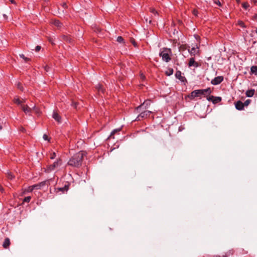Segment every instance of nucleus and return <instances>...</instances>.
Returning a JSON list of instances; mask_svg holds the SVG:
<instances>
[{
	"label": "nucleus",
	"instance_id": "nucleus-53",
	"mask_svg": "<svg viewBox=\"0 0 257 257\" xmlns=\"http://www.w3.org/2000/svg\"><path fill=\"white\" fill-rule=\"evenodd\" d=\"M3 190H4V188L2 186H0V191L3 192Z\"/></svg>",
	"mask_w": 257,
	"mask_h": 257
},
{
	"label": "nucleus",
	"instance_id": "nucleus-20",
	"mask_svg": "<svg viewBox=\"0 0 257 257\" xmlns=\"http://www.w3.org/2000/svg\"><path fill=\"white\" fill-rule=\"evenodd\" d=\"M254 89H249L246 91L245 94L247 97H252L254 95Z\"/></svg>",
	"mask_w": 257,
	"mask_h": 257
},
{
	"label": "nucleus",
	"instance_id": "nucleus-19",
	"mask_svg": "<svg viewBox=\"0 0 257 257\" xmlns=\"http://www.w3.org/2000/svg\"><path fill=\"white\" fill-rule=\"evenodd\" d=\"M14 102L18 105H23L22 103L25 102V99L20 100L19 98H16L14 99Z\"/></svg>",
	"mask_w": 257,
	"mask_h": 257
},
{
	"label": "nucleus",
	"instance_id": "nucleus-25",
	"mask_svg": "<svg viewBox=\"0 0 257 257\" xmlns=\"http://www.w3.org/2000/svg\"><path fill=\"white\" fill-rule=\"evenodd\" d=\"M20 57L23 59L26 62H27L30 60V58L25 57L23 54H20Z\"/></svg>",
	"mask_w": 257,
	"mask_h": 257
},
{
	"label": "nucleus",
	"instance_id": "nucleus-18",
	"mask_svg": "<svg viewBox=\"0 0 257 257\" xmlns=\"http://www.w3.org/2000/svg\"><path fill=\"white\" fill-rule=\"evenodd\" d=\"M11 244L10 240L9 238H6L5 239V240L3 244V246L4 248H8Z\"/></svg>",
	"mask_w": 257,
	"mask_h": 257
},
{
	"label": "nucleus",
	"instance_id": "nucleus-58",
	"mask_svg": "<svg viewBox=\"0 0 257 257\" xmlns=\"http://www.w3.org/2000/svg\"><path fill=\"white\" fill-rule=\"evenodd\" d=\"M255 43H256V41H254L253 43L255 44Z\"/></svg>",
	"mask_w": 257,
	"mask_h": 257
},
{
	"label": "nucleus",
	"instance_id": "nucleus-31",
	"mask_svg": "<svg viewBox=\"0 0 257 257\" xmlns=\"http://www.w3.org/2000/svg\"><path fill=\"white\" fill-rule=\"evenodd\" d=\"M31 197L30 196H27V197H26L24 200H23V202H29L31 200Z\"/></svg>",
	"mask_w": 257,
	"mask_h": 257
},
{
	"label": "nucleus",
	"instance_id": "nucleus-21",
	"mask_svg": "<svg viewBox=\"0 0 257 257\" xmlns=\"http://www.w3.org/2000/svg\"><path fill=\"white\" fill-rule=\"evenodd\" d=\"M221 97H219V96H217V97H216V96H214V98H213V100H212V103L213 104H216L217 103H219V102H220L221 101Z\"/></svg>",
	"mask_w": 257,
	"mask_h": 257
},
{
	"label": "nucleus",
	"instance_id": "nucleus-42",
	"mask_svg": "<svg viewBox=\"0 0 257 257\" xmlns=\"http://www.w3.org/2000/svg\"><path fill=\"white\" fill-rule=\"evenodd\" d=\"M44 69L46 72H48L50 69V67L48 65H46L44 67Z\"/></svg>",
	"mask_w": 257,
	"mask_h": 257
},
{
	"label": "nucleus",
	"instance_id": "nucleus-24",
	"mask_svg": "<svg viewBox=\"0 0 257 257\" xmlns=\"http://www.w3.org/2000/svg\"><path fill=\"white\" fill-rule=\"evenodd\" d=\"M174 70L173 68H169L166 71L165 74L167 76H170L173 74Z\"/></svg>",
	"mask_w": 257,
	"mask_h": 257
},
{
	"label": "nucleus",
	"instance_id": "nucleus-10",
	"mask_svg": "<svg viewBox=\"0 0 257 257\" xmlns=\"http://www.w3.org/2000/svg\"><path fill=\"white\" fill-rule=\"evenodd\" d=\"M189 53L191 56H195L196 55H199V47L198 46L193 47L190 50H189Z\"/></svg>",
	"mask_w": 257,
	"mask_h": 257
},
{
	"label": "nucleus",
	"instance_id": "nucleus-52",
	"mask_svg": "<svg viewBox=\"0 0 257 257\" xmlns=\"http://www.w3.org/2000/svg\"><path fill=\"white\" fill-rule=\"evenodd\" d=\"M10 2L12 3V4H15V0H10Z\"/></svg>",
	"mask_w": 257,
	"mask_h": 257
},
{
	"label": "nucleus",
	"instance_id": "nucleus-27",
	"mask_svg": "<svg viewBox=\"0 0 257 257\" xmlns=\"http://www.w3.org/2000/svg\"><path fill=\"white\" fill-rule=\"evenodd\" d=\"M233 253H234V250L231 249V250H228L224 254H227V257H228L229 255H233Z\"/></svg>",
	"mask_w": 257,
	"mask_h": 257
},
{
	"label": "nucleus",
	"instance_id": "nucleus-3",
	"mask_svg": "<svg viewBox=\"0 0 257 257\" xmlns=\"http://www.w3.org/2000/svg\"><path fill=\"white\" fill-rule=\"evenodd\" d=\"M171 51L170 49L164 48L159 53V56L162 58L163 61L168 62L171 60Z\"/></svg>",
	"mask_w": 257,
	"mask_h": 257
},
{
	"label": "nucleus",
	"instance_id": "nucleus-29",
	"mask_svg": "<svg viewBox=\"0 0 257 257\" xmlns=\"http://www.w3.org/2000/svg\"><path fill=\"white\" fill-rule=\"evenodd\" d=\"M48 40L49 42L51 43L52 45H54L55 44L54 42V39L52 37H48Z\"/></svg>",
	"mask_w": 257,
	"mask_h": 257
},
{
	"label": "nucleus",
	"instance_id": "nucleus-54",
	"mask_svg": "<svg viewBox=\"0 0 257 257\" xmlns=\"http://www.w3.org/2000/svg\"><path fill=\"white\" fill-rule=\"evenodd\" d=\"M141 78L143 79H144L145 78V76L143 75V74H142L141 75Z\"/></svg>",
	"mask_w": 257,
	"mask_h": 257
},
{
	"label": "nucleus",
	"instance_id": "nucleus-28",
	"mask_svg": "<svg viewBox=\"0 0 257 257\" xmlns=\"http://www.w3.org/2000/svg\"><path fill=\"white\" fill-rule=\"evenodd\" d=\"M242 7L246 10L249 7V5L247 3H243L242 4Z\"/></svg>",
	"mask_w": 257,
	"mask_h": 257
},
{
	"label": "nucleus",
	"instance_id": "nucleus-46",
	"mask_svg": "<svg viewBox=\"0 0 257 257\" xmlns=\"http://www.w3.org/2000/svg\"><path fill=\"white\" fill-rule=\"evenodd\" d=\"M132 44H133V45L134 46H137V43L135 42V41L134 40H133L132 41Z\"/></svg>",
	"mask_w": 257,
	"mask_h": 257
},
{
	"label": "nucleus",
	"instance_id": "nucleus-1",
	"mask_svg": "<svg viewBox=\"0 0 257 257\" xmlns=\"http://www.w3.org/2000/svg\"><path fill=\"white\" fill-rule=\"evenodd\" d=\"M86 153L84 151H80L74 154L68 161L67 165L72 167L79 168L82 163V160Z\"/></svg>",
	"mask_w": 257,
	"mask_h": 257
},
{
	"label": "nucleus",
	"instance_id": "nucleus-57",
	"mask_svg": "<svg viewBox=\"0 0 257 257\" xmlns=\"http://www.w3.org/2000/svg\"><path fill=\"white\" fill-rule=\"evenodd\" d=\"M255 33L257 34V28L255 30Z\"/></svg>",
	"mask_w": 257,
	"mask_h": 257
},
{
	"label": "nucleus",
	"instance_id": "nucleus-39",
	"mask_svg": "<svg viewBox=\"0 0 257 257\" xmlns=\"http://www.w3.org/2000/svg\"><path fill=\"white\" fill-rule=\"evenodd\" d=\"M41 47L40 46H37L35 48V51L39 52L41 50Z\"/></svg>",
	"mask_w": 257,
	"mask_h": 257
},
{
	"label": "nucleus",
	"instance_id": "nucleus-23",
	"mask_svg": "<svg viewBox=\"0 0 257 257\" xmlns=\"http://www.w3.org/2000/svg\"><path fill=\"white\" fill-rule=\"evenodd\" d=\"M250 72L252 74H257V66H252L250 68Z\"/></svg>",
	"mask_w": 257,
	"mask_h": 257
},
{
	"label": "nucleus",
	"instance_id": "nucleus-30",
	"mask_svg": "<svg viewBox=\"0 0 257 257\" xmlns=\"http://www.w3.org/2000/svg\"><path fill=\"white\" fill-rule=\"evenodd\" d=\"M35 189L34 188V185H32V186H29L27 189V192H32L33 190H34Z\"/></svg>",
	"mask_w": 257,
	"mask_h": 257
},
{
	"label": "nucleus",
	"instance_id": "nucleus-5",
	"mask_svg": "<svg viewBox=\"0 0 257 257\" xmlns=\"http://www.w3.org/2000/svg\"><path fill=\"white\" fill-rule=\"evenodd\" d=\"M152 113V111L142 109L140 111V114L137 116L136 119V120L139 121L141 118H145L149 117L150 114Z\"/></svg>",
	"mask_w": 257,
	"mask_h": 257
},
{
	"label": "nucleus",
	"instance_id": "nucleus-15",
	"mask_svg": "<svg viewBox=\"0 0 257 257\" xmlns=\"http://www.w3.org/2000/svg\"><path fill=\"white\" fill-rule=\"evenodd\" d=\"M95 88L97 90L99 94L100 93L102 94H104L105 93V90L102 85L100 84H98L97 85H96Z\"/></svg>",
	"mask_w": 257,
	"mask_h": 257
},
{
	"label": "nucleus",
	"instance_id": "nucleus-36",
	"mask_svg": "<svg viewBox=\"0 0 257 257\" xmlns=\"http://www.w3.org/2000/svg\"><path fill=\"white\" fill-rule=\"evenodd\" d=\"M213 98H214V96H213V95L207 96V100H208L209 101L212 102Z\"/></svg>",
	"mask_w": 257,
	"mask_h": 257
},
{
	"label": "nucleus",
	"instance_id": "nucleus-32",
	"mask_svg": "<svg viewBox=\"0 0 257 257\" xmlns=\"http://www.w3.org/2000/svg\"><path fill=\"white\" fill-rule=\"evenodd\" d=\"M120 131V129H115L112 131V132L110 134V137L113 136L117 132H118Z\"/></svg>",
	"mask_w": 257,
	"mask_h": 257
},
{
	"label": "nucleus",
	"instance_id": "nucleus-12",
	"mask_svg": "<svg viewBox=\"0 0 257 257\" xmlns=\"http://www.w3.org/2000/svg\"><path fill=\"white\" fill-rule=\"evenodd\" d=\"M235 105L236 109L237 110H241L244 109V105L243 104V103L240 100L237 101L235 103Z\"/></svg>",
	"mask_w": 257,
	"mask_h": 257
},
{
	"label": "nucleus",
	"instance_id": "nucleus-7",
	"mask_svg": "<svg viewBox=\"0 0 257 257\" xmlns=\"http://www.w3.org/2000/svg\"><path fill=\"white\" fill-rule=\"evenodd\" d=\"M49 180H45L44 181H42L38 184L34 185L35 189L39 190L41 189L42 187L46 185H49Z\"/></svg>",
	"mask_w": 257,
	"mask_h": 257
},
{
	"label": "nucleus",
	"instance_id": "nucleus-55",
	"mask_svg": "<svg viewBox=\"0 0 257 257\" xmlns=\"http://www.w3.org/2000/svg\"><path fill=\"white\" fill-rule=\"evenodd\" d=\"M22 131L24 132L25 131V129L24 128H22Z\"/></svg>",
	"mask_w": 257,
	"mask_h": 257
},
{
	"label": "nucleus",
	"instance_id": "nucleus-49",
	"mask_svg": "<svg viewBox=\"0 0 257 257\" xmlns=\"http://www.w3.org/2000/svg\"><path fill=\"white\" fill-rule=\"evenodd\" d=\"M72 105H73V106H74L75 107V108H77V102H73Z\"/></svg>",
	"mask_w": 257,
	"mask_h": 257
},
{
	"label": "nucleus",
	"instance_id": "nucleus-37",
	"mask_svg": "<svg viewBox=\"0 0 257 257\" xmlns=\"http://www.w3.org/2000/svg\"><path fill=\"white\" fill-rule=\"evenodd\" d=\"M8 177L9 179L12 180L14 178V176L13 175V174L11 173H10L8 174Z\"/></svg>",
	"mask_w": 257,
	"mask_h": 257
},
{
	"label": "nucleus",
	"instance_id": "nucleus-9",
	"mask_svg": "<svg viewBox=\"0 0 257 257\" xmlns=\"http://www.w3.org/2000/svg\"><path fill=\"white\" fill-rule=\"evenodd\" d=\"M181 72L180 71H177L175 74V77L178 79L182 82L186 83L187 82L186 78L184 76H182L181 75Z\"/></svg>",
	"mask_w": 257,
	"mask_h": 257
},
{
	"label": "nucleus",
	"instance_id": "nucleus-2",
	"mask_svg": "<svg viewBox=\"0 0 257 257\" xmlns=\"http://www.w3.org/2000/svg\"><path fill=\"white\" fill-rule=\"evenodd\" d=\"M210 88H207L204 89L195 90L188 96L190 99H194L195 97H199L201 95H204L205 93L210 94L211 93Z\"/></svg>",
	"mask_w": 257,
	"mask_h": 257
},
{
	"label": "nucleus",
	"instance_id": "nucleus-14",
	"mask_svg": "<svg viewBox=\"0 0 257 257\" xmlns=\"http://www.w3.org/2000/svg\"><path fill=\"white\" fill-rule=\"evenodd\" d=\"M52 117L58 123H60L61 122V117L56 111L53 112Z\"/></svg>",
	"mask_w": 257,
	"mask_h": 257
},
{
	"label": "nucleus",
	"instance_id": "nucleus-13",
	"mask_svg": "<svg viewBox=\"0 0 257 257\" xmlns=\"http://www.w3.org/2000/svg\"><path fill=\"white\" fill-rule=\"evenodd\" d=\"M198 66V63L195 61V59L193 57L190 58L189 59L188 63L189 67L194 66L195 67H197Z\"/></svg>",
	"mask_w": 257,
	"mask_h": 257
},
{
	"label": "nucleus",
	"instance_id": "nucleus-48",
	"mask_svg": "<svg viewBox=\"0 0 257 257\" xmlns=\"http://www.w3.org/2000/svg\"><path fill=\"white\" fill-rule=\"evenodd\" d=\"M18 88H19L20 89H21V90H23V89H22V87L21 86V84H20V83H18Z\"/></svg>",
	"mask_w": 257,
	"mask_h": 257
},
{
	"label": "nucleus",
	"instance_id": "nucleus-44",
	"mask_svg": "<svg viewBox=\"0 0 257 257\" xmlns=\"http://www.w3.org/2000/svg\"><path fill=\"white\" fill-rule=\"evenodd\" d=\"M214 257H227V254H223L222 255H216Z\"/></svg>",
	"mask_w": 257,
	"mask_h": 257
},
{
	"label": "nucleus",
	"instance_id": "nucleus-38",
	"mask_svg": "<svg viewBox=\"0 0 257 257\" xmlns=\"http://www.w3.org/2000/svg\"><path fill=\"white\" fill-rule=\"evenodd\" d=\"M238 24L240 26H241V27H245V25H244V24L243 23V22L242 21H239L238 22Z\"/></svg>",
	"mask_w": 257,
	"mask_h": 257
},
{
	"label": "nucleus",
	"instance_id": "nucleus-6",
	"mask_svg": "<svg viewBox=\"0 0 257 257\" xmlns=\"http://www.w3.org/2000/svg\"><path fill=\"white\" fill-rule=\"evenodd\" d=\"M151 103L150 100H146L140 105L136 108V110L140 112L142 109H146L150 105Z\"/></svg>",
	"mask_w": 257,
	"mask_h": 257
},
{
	"label": "nucleus",
	"instance_id": "nucleus-47",
	"mask_svg": "<svg viewBox=\"0 0 257 257\" xmlns=\"http://www.w3.org/2000/svg\"><path fill=\"white\" fill-rule=\"evenodd\" d=\"M100 31H101L100 29L98 28H96V29L94 30V31L96 32V33H99V32H100Z\"/></svg>",
	"mask_w": 257,
	"mask_h": 257
},
{
	"label": "nucleus",
	"instance_id": "nucleus-56",
	"mask_svg": "<svg viewBox=\"0 0 257 257\" xmlns=\"http://www.w3.org/2000/svg\"><path fill=\"white\" fill-rule=\"evenodd\" d=\"M3 126L0 124V130H2Z\"/></svg>",
	"mask_w": 257,
	"mask_h": 257
},
{
	"label": "nucleus",
	"instance_id": "nucleus-8",
	"mask_svg": "<svg viewBox=\"0 0 257 257\" xmlns=\"http://www.w3.org/2000/svg\"><path fill=\"white\" fill-rule=\"evenodd\" d=\"M223 80L222 76H217L215 77L211 81V83L213 85H216L220 84Z\"/></svg>",
	"mask_w": 257,
	"mask_h": 257
},
{
	"label": "nucleus",
	"instance_id": "nucleus-34",
	"mask_svg": "<svg viewBox=\"0 0 257 257\" xmlns=\"http://www.w3.org/2000/svg\"><path fill=\"white\" fill-rule=\"evenodd\" d=\"M251 100L250 99H247L245 102L243 103V104L244 106H247L248 105V104L250 103Z\"/></svg>",
	"mask_w": 257,
	"mask_h": 257
},
{
	"label": "nucleus",
	"instance_id": "nucleus-22",
	"mask_svg": "<svg viewBox=\"0 0 257 257\" xmlns=\"http://www.w3.org/2000/svg\"><path fill=\"white\" fill-rule=\"evenodd\" d=\"M53 24L58 28H60L62 26V24L59 20H54L53 22Z\"/></svg>",
	"mask_w": 257,
	"mask_h": 257
},
{
	"label": "nucleus",
	"instance_id": "nucleus-11",
	"mask_svg": "<svg viewBox=\"0 0 257 257\" xmlns=\"http://www.w3.org/2000/svg\"><path fill=\"white\" fill-rule=\"evenodd\" d=\"M69 189V185H65L63 187L61 188H55V191L57 193H58L59 192H61L62 193H64L65 192H67Z\"/></svg>",
	"mask_w": 257,
	"mask_h": 257
},
{
	"label": "nucleus",
	"instance_id": "nucleus-26",
	"mask_svg": "<svg viewBox=\"0 0 257 257\" xmlns=\"http://www.w3.org/2000/svg\"><path fill=\"white\" fill-rule=\"evenodd\" d=\"M117 41L120 43H124V39L122 37L118 36L117 38Z\"/></svg>",
	"mask_w": 257,
	"mask_h": 257
},
{
	"label": "nucleus",
	"instance_id": "nucleus-4",
	"mask_svg": "<svg viewBox=\"0 0 257 257\" xmlns=\"http://www.w3.org/2000/svg\"><path fill=\"white\" fill-rule=\"evenodd\" d=\"M62 164V160L60 158L57 159L56 161L54 162L53 164L48 166L47 168V172H49L53 171L56 168L60 166Z\"/></svg>",
	"mask_w": 257,
	"mask_h": 257
},
{
	"label": "nucleus",
	"instance_id": "nucleus-40",
	"mask_svg": "<svg viewBox=\"0 0 257 257\" xmlns=\"http://www.w3.org/2000/svg\"><path fill=\"white\" fill-rule=\"evenodd\" d=\"M44 140H46V141H49V138H48V136L46 135V134H44L43 135V137Z\"/></svg>",
	"mask_w": 257,
	"mask_h": 257
},
{
	"label": "nucleus",
	"instance_id": "nucleus-17",
	"mask_svg": "<svg viewBox=\"0 0 257 257\" xmlns=\"http://www.w3.org/2000/svg\"><path fill=\"white\" fill-rule=\"evenodd\" d=\"M61 39L63 41L71 43L72 42V39L70 36L68 35H62Z\"/></svg>",
	"mask_w": 257,
	"mask_h": 257
},
{
	"label": "nucleus",
	"instance_id": "nucleus-16",
	"mask_svg": "<svg viewBox=\"0 0 257 257\" xmlns=\"http://www.w3.org/2000/svg\"><path fill=\"white\" fill-rule=\"evenodd\" d=\"M21 108L22 110L25 112V113H31L32 111V108H31L27 105H21Z\"/></svg>",
	"mask_w": 257,
	"mask_h": 257
},
{
	"label": "nucleus",
	"instance_id": "nucleus-41",
	"mask_svg": "<svg viewBox=\"0 0 257 257\" xmlns=\"http://www.w3.org/2000/svg\"><path fill=\"white\" fill-rule=\"evenodd\" d=\"M192 13L194 16H197L198 14V11L196 10H193L192 11Z\"/></svg>",
	"mask_w": 257,
	"mask_h": 257
},
{
	"label": "nucleus",
	"instance_id": "nucleus-33",
	"mask_svg": "<svg viewBox=\"0 0 257 257\" xmlns=\"http://www.w3.org/2000/svg\"><path fill=\"white\" fill-rule=\"evenodd\" d=\"M150 12L153 14L154 15H157L158 12L156 11V10L154 8H151L150 9Z\"/></svg>",
	"mask_w": 257,
	"mask_h": 257
},
{
	"label": "nucleus",
	"instance_id": "nucleus-35",
	"mask_svg": "<svg viewBox=\"0 0 257 257\" xmlns=\"http://www.w3.org/2000/svg\"><path fill=\"white\" fill-rule=\"evenodd\" d=\"M55 157H56V154H55V153L53 152V153H50V158L51 159H54Z\"/></svg>",
	"mask_w": 257,
	"mask_h": 257
},
{
	"label": "nucleus",
	"instance_id": "nucleus-59",
	"mask_svg": "<svg viewBox=\"0 0 257 257\" xmlns=\"http://www.w3.org/2000/svg\"><path fill=\"white\" fill-rule=\"evenodd\" d=\"M237 2H239V0H236Z\"/></svg>",
	"mask_w": 257,
	"mask_h": 257
},
{
	"label": "nucleus",
	"instance_id": "nucleus-50",
	"mask_svg": "<svg viewBox=\"0 0 257 257\" xmlns=\"http://www.w3.org/2000/svg\"><path fill=\"white\" fill-rule=\"evenodd\" d=\"M253 20H256V21H257V14H255V15L253 16Z\"/></svg>",
	"mask_w": 257,
	"mask_h": 257
},
{
	"label": "nucleus",
	"instance_id": "nucleus-43",
	"mask_svg": "<svg viewBox=\"0 0 257 257\" xmlns=\"http://www.w3.org/2000/svg\"><path fill=\"white\" fill-rule=\"evenodd\" d=\"M62 7L64 8V9H67V4L65 3H63L62 4Z\"/></svg>",
	"mask_w": 257,
	"mask_h": 257
},
{
	"label": "nucleus",
	"instance_id": "nucleus-51",
	"mask_svg": "<svg viewBox=\"0 0 257 257\" xmlns=\"http://www.w3.org/2000/svg\"><path fill=\"white\" fill-rule=\"evenodd\" d=\"M3 16H4V18H5V19L7 20L8 17H7V16L6 15L4 14Z\"/></svg>",
	"mask_w": 257,
	"mask_h": 257
},
{
	"label": "nucleus",
	"instance_id": "nucleus-45",
	"mask_svg": "<svg viewBox=\"0 0 257 257\" xmlns=\"http://www.w3.org/2000/svg\"><path fill=\"white\" fill-rule=\"evenodd\" d=\"M216 4L218 5L219 6H221V4L219 1H216L214 2Z\"/></svg>",
	"mask_w": 257,
	"mask_h": 257
}]
</instances>
